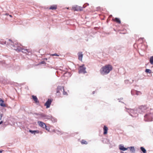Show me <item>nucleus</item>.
<instances>
[{"instance_id": "nucleus-6", "label": "nucleus", "mask_w": 153, "mask_h": 153, "mask_svg": "<svg viewBox=\"0 0 153 153\" xmlns=\"http://www.w3.org/2000/svg\"><path fill=\"white\" fill-rule=\"evenodd\" d=\"M14 49L16 51H22V52L27 53L28 52L27 50V49L25 50L24 49H23L22 48H20L19 47H18V48H14Z\"/></svg>"}, {"instance_id": "nucleus-27", "label": "nucleus", "mask_w": 153, "mask_h": 153, "mask_svg": "<svg viewBox=\"0 0 153 153\" xmlns=\"http://www.w3.org/2000/svg\"><path fill=\"white\" fill-rule=\"evenodd\" d=\"M106 143H110L109 140V139H107L106 140Z\"/></svg>"}, {"instance_id": "nucleus-19", "label": "nucleus", "mask_w": 153, "mask_h": 153, "mask_svg": "<svg viewBox=\"0 0 153 153\" xmlns=\"http://www.w3.org/2000/svg\"><path fill=\"white\" fill-rule=\"evenodd\" d=\"M140 149L141 151H142L143 153H146V150L143 147H140Z\"/></svg>"}, {"instance_id": "nucleus-28", "label": "nucleus", "mask_w": 153, "mask_h": 153, "mask_svg": "<svg viewBox=\"0 0 153 153\" xmlns=\"http://www.w3.org/2000/svg\"><path fill=\"white\" fill-rule=\"evenodd\" d=\"M81 143L82 144H87V142L86 141H84L83 140L82 141Z\"/></svg>"}, {"instance_id": "nucleus-29", "label": "nucleus", "mask_w": 153, "mask_h": 153, "mask_svg": "<svg viewBox=\"0 0 153 153\" xmlns=\"http://www.w3.org/2000/svg\"><path fill=\"white\" fill-rule=\"evenodd\" d=\"M104 132V134H105V126H104L103 127Z\"/></svg>"}, {"instance_id": "nucleus-12", "label": "nucleus", "mask_w": 153, "mask_h": 153, "mask_svg": "<svg viewBox=\"0 0 153 153\" xmlns=\"http://www.w3.org/2000/svg\"><path fill=\"white\" fill-rule=\"evenodd\" d=\"M64 91V89L63 87L62 86H59L57 88V92H60V91Z\"/></svg>"}, {"instance_id": "nucleus-10", "label": "nucleus", "mask_w": 153, "mask_h": 153, "mask_svg": "<svg viewBox=\"0 0 153 153\" xmlns=\"http://www.w3.org/2000/svg\"><path fill=\"white\" fill-rule=\"evenodd\" d=\"M119 149L123 151H125L128 149V147L126 148L124 147V146L122 144H120L119 146Z\"/></svg>"}, {"instance_id": "nucleus-35", "label": "nucleus", "mask_w": 153, "mask_h": 153, "mask_svg": "<svg viewBox=\"0 0 153 153\" xmlns=\"http://www.w3.org/2000/svg\"><path fill=\"white\" fill-rule=\"evenodd\" d=\"M3 123V121H1V122H0V125L2 124Z\"/></svg>"}, {"instance_id": "nucleus-21", "label": "nucleus", "mask_w": 153, "mask_h": 153, "mask_svg": "<svg viewBox=\"0 0 153 153\" xmlns=\"http://www.w3.org/2000/svg\"><path fill=\"white\" fill-rule=\"evenodd\" d=\"M150 62L151 64L153 65V56L150 57Z\"/></svg>"}, {"instance_id": "nucleus-33", "label": "nucleus", "mask_w": 153, "mask_h": 153, "mask_svg": "<svg viewBox=\"0 0 153 153\" xmlns=\"http://www.w3.org/2000/svg\"><path fill=\"white\" fill-rule=\"evenodd\" d=\"M45 128L46 129V130H48V131H49V128H47L46 126V127H45Z\"/></svg>"}, {"instance_id": "nucleus-15", "label": "nucleus", "mask_w": 153, "mask_h": 153, "mask_svg": "<svg viewBox=\"0 0 153 153\" xmlns=\"http://www.w3.org/2000/svg\"><path fill=\"white\" fill-rule=\"evenodd\" d=\"M4 101L1 99H0V105L2 107H5V105L4 103Z\"/></svg>"}, {"instance_id": "nucleus-23", "label": "nucleus", "mask_w": 153, "mask_h": 153, "mask_svg": "<svg viewBox=\"0 0 153 153\" xmlns=\"http://www.w3.org/2000/svg\"><path fill=\"white\" fill-rule=\"evenodd\" d=\"M135 92L136 93V95H141L142 94L141 93L140 91H137Z\"/></svg>"}, {"instance_id": "nucleus-20", "label": "nucleus", "mask_w": 153, "mask_h": 153, "mask_svg": "<svg viewBox=\"0 0 153 153\" xmlns=\"http://www.w3.org/2000/svg\"><path fill=\"white\" fill-rule=\"evenodd\" d=\"M32 97H33V100H34V101L36 102H38V99H37V97L36 96H33Z\"/></svg>"}, {"instance_id": "nucleus-31", "label": "nucleus", "mask_w": 153, "mask_h": 153, "mask_svg": "<svg viewBox=\"0 0 153 153\" xmlns=\"http://www.w3.org/2000/svg\"><path fill=\"white\" fill-rule=\"evenodd\" d=\"M108 128L106 126V134L107 133V131Z\"/></svg>"}, {"instance_id": "nucleus-1", "label": "nucleus", "mask_w": 153, "mask_h": 153, "mask_svg": "<svg viewBox=\"0 0 153 153\" xmlns=\"http://www.w3.org/2000/svg\"><path fill=\"white\" fill-rule=\"evenodd\" d=\"M144 120L145 122H151L153 121V109H150L144 116Z\"/></svg>"}, {"instance_id": "nucleus-36", "label": "nucleus", "mask_w": 153, "mask_h": 153, "mask_svg": "<svg viewBox=\"0 0 153 153\" xmlns=\"http://www.w3.org/2000/svg\"><path fill=\"white\" fill-rule=\"evenodd\" d=\"M41 63H42V64H44L45 62H41Z\"/></svg>"}, {"instance_id": "nucleus-32", "label": "nucleus", "mask_w": 153, "mask_h": 153, "mask_svg": "<svg viewBox=\"0 0 153 153\" xmlns=\"http://www.w3.org/2000/svg\"><path fill=\"white\" fill-rule=\"evenodd\" d=\"M63 92V94L64 95H67V93L66 92H65L64 91H62Z\"/></svg>"}, {"instance_id": "nucleus-18", "label": "nucleus", "mask_w": 153, "mask_h": 153, "mask_svg": "<svg viewBox=\"0 0 153 153\" xmlns=\"http://www.w3.org/2000/svg\"><path fill=\"white\" fill-rule=\"evenodd\" d=\"M137 91L134 90H132L131 91V95H136V93L135 92Z\"/></svg>"}, {"instance_id": "nucleus-5", "label": "nucleus", "mask_w": 153, "mask_h": 153, "mask_svg": "<svg viewBox=\"0 0 153 153\" xmlns=\"http://www.w3.org/2000/svg\"><path fill=\"white\" fill-rule=\"evenodd\" d=\"M84 65L80 66L79 67V73L85 74L86 73L85 71L86 68L84 67Z\"/></svg>"}, {"instance_id": "nucleus-11", "label": "nucleus", "mask_w": 153, "mask_h": 153, "mask_svg": "<svg viewBox=\"0 0 153 153\" xmlns=\"http://www.w3.org/2000/svg\"><path fill=\"white\" fill-rule=\"evenodd\" d=\"M100 72L101 74L102 75H105V67H103L100 70Z\"/></svg>"}, {"instance_id": "nucleus-24", "label": "nucleus", "mask_w": 153, "mask_h": 153, "mask_svg": "<svg viewBox=\"0 0 153 153\" xmlns=\"http://www.w3.org/2000/svg\"><path fill=\"white\" fill-rule=\"evenodd\" d=\"M145 72L147 73H151V71L150 69H146V70Z\"/></svg>"}, {"instance_id": "nucleus-26", "label": "nucleus", "mask_w": 153, "mask_h": 153, "mask_svg": "<svg viewBox=\"0 0 153 153\" xmlns=\"http://www.w3.org/2000/svg\"><path fill=\"white\" fill-rule=\"evenodd\" d=\"M51 56H59V55L56 53H55V54H51Z\"/></svg>"}, {"instance_id": "nucleus-34", "label": "nucleus", "mask_w": 153, "mask_h": 153, "mask_svg": "<svg viewBox=\"0 0 153 153\" xmlns=\"http://www.w3.org/2000/svg\"><path fill=\"white\" fill-rule=\"evenodd\" d=\"M9 41L10 42V43H12V41L10 39H9Z\"/></svg>"}, {"instance_id": "nucleus-39", "label": "nucleus", "mask_w": 153, "mask_h": 153, "mask_svg": "<svg viewBox=\"0 0 153 153\" xmlns=\"http://www.w3.org/2000/svg\"><path fill=\"white\" fill-rule=\"evenodd\" d=\"M2 152V151L0 150V153H1Z\"/></svg>"}, {"instance_id": "nucleus-38", "label": "nucleus", "mask_w": 153, "mask_h": 153, "mask_svg": "<svg viewBox=\"0 0 153 153\" xmlns=\"http://www.w3.org/2000/svg\"><path fill=\"white\" fill-rule=\"evenodd\" d=\"M123 99V98H121L120 99V100H122Z\"/></svg>"}, {"instance_id": "nucleus-13", "label": "nucleus", "mask_w": 153, "mask_h": 153, "mask_svg": "<svg viewBox=\"0 0 153 153\" xmlns=\"http://www.w3.org/2000/svg\"><path fill=\"white\" fill-rule=\"evenodd\" d=\"M128 149H130L131 153H135V150L134 146L128 147Z\"/></svg>"}, {"instance_id": "nucleus-41", "label": "nucleus", "mask_w": 153, "mask_h": 153, "mask_svg": "<svg viewBox=\"0 0 153 153\" xmlns=\"http://www.w3.org/2000/svg\"><path fill=\"white\" fill-rule=\"evenodd\" d=\"M141 39H143V38H141Z\"/></svg>"}, {"instance_id": "nucleus-40", "label": "nucleus", "mask_w": 153, "mask_h": 153, "mask_svg": "<svg viewBox=\"0 0 153 153\" xmlns=\"http://www.w3.org/2000/svg\"><path fill=\"white\" fill-rule=\"evenodd\" d=\"M6 15H8V13H6Z\"/></svg>"}, {"instance_id": "nucleus-7", "label": "nucleus", "mask_w": 153, "mask_h": 153, "mask_svg": "<svg viewBox=\"0 0 153 153\" xmlns=\"http://www.w3.org/2000/svg\"><path fill=\"white\" fill-rule=\"evenodd\" d=\"M78 59L79 60L82 61V58L83 56V54L82 53V52H79L78 53Z\"/></svg>"}, {"instance_id": "nucleus-25", "label": "nucleus", "mask_w": 153, "mask_h": 153, "mask_svg": "<svg viewBox=\"0 0 153 153\" xmlns=\"http://www.w3.org/2000/svg\"><path fill=\"white\" fill-rule=\"evenodd\" d=\"M120 47L119 46H116L115 48V50L116 51L117 50H118L119 48H120Z\"/></svg>"}, {"instance_id": "nucleus-9", "label": "nucleus", "mask_w": 153, "mask_h": 153, "mask_svg": "<svg viewBox=\"0 0 153 153\" xmlns=\"http://www.w3.org/2000/svg\"><path fill=\"white\" fill-rule=\"evenodd\" d=\"M39 125L43 128H45V127H46V125L44 123L41 121H38L37 123Z\"/></svg>"}, {"instance_id": "nucleus-2", "label": "nucleus", "mask_w": 153, "mask_h": 153, "mask_svg": "<svg viewBox=\"0 0 153 153\" xmlns=\"http://www.w3.org/2000/svg\"><path fill=\"white\" fill-rule=\"evenodd\" d=\"M148 110H150L149 109L146 105H142L139 107L137 109V111L138 113L142 114L145 112H147Z\"/></svg>"}, {"instance_id": "nucleus-8", "label": "nucleus", "mask_w": 153, "mask_h": 153, "mask_svg": "<svg viewBox=\"0 0 153 153\" xmlns=\"http://www.w3.org/2000/svg\"><path fill=\"white\" fill-rule=\"evenodd\" d=\"M51 102L52 100L49 99L46 102L45 104V105L46 106L47 108H48L50 107Z\"/></svg>"}, {"instance_id": "nucleus-3", "label": "nucleus", "mask_w": 153, "mask_h": 153, "mask_svg": "<svg viewBox=\"0 0 153 153\" xmlns=\"http://www.w3.org/2000/svg\"><path fill=\"white\" fill-rule=\"evenodd\" d=\"M125 110L127 111L130 115L132 117H136L138 115V114L137 113V111H135L134 109H128L126 108Z\"/></svg>"}, {"instance_id": "nucleus-22", "label": "nucleus", "mask_w": 153, "mask_h": 153, "mask_svg": "<svg viewBox=\"0 0 153 153\" xmlns=\"http://www.w3.org/2000/svg\"><path fill=\"white\" fill-rule=\"evenodd\" d=\"M56 6L55 5H54L51 6V7L50 9L54 10V9H56Z\"/></svg>"}, {"instance_id": "nucleus-16", "label": "nucleus", "mask_w": 153, "mask_h": 153, "mask_svg": "<svg viewBox=\"0 0 153 153\" xmlns=\"http://www.w3.org/2000/svg\"><path fill=\"white\" fill-rule=\"evenodd\" d=\"M29 131L32 134H35L36 133H39V131H33L31 130H29Z\"/></svg>"}, {"instance_id": "nucleus-14", "label": "nucleus", "mask_w": 153, "mask_h": 153, "mask_svg": "<svg viewBox=\"0 0 153 153\" xmlns=\"http://www.w3.org/2000/svg\"><path fill=\"white\" fill-rule=\"evenodd\" d=\"M72 9L74 10H80L81 9L79 7L77 6H74L72 7Z\"/></svg>"}, {"instance_id": "nucleus-37", "label": "nucleus", "mask_w": 153, "mask_h": 153, "mask_svg": "<svg viewBox=\"0 0 153 153\" xmlns=\"http://www.w3.org/2000/svg\"><path fill=\"white\" fill-rule=\"evenodd\" d=\"M9 16H10V17H12V15H9Z\"/></svg>"}, {"instance_id": "nucleus-4", "label": "nucleus", "mask_w": 153, "mask_h": 153, "mask_svg": "<svg viewBox=\"0 0 153 153\" xmlns=\"http://www.w3.org/2000/svg\"><path fill=\"white\" fill-rule=\"evenodd\" d=\"M113 69V67L110 65H106V74H108Z\"/></svg>"}, {"instance_id": "nucleus-17", "label": "nucleus", "mask_w": 153, "mask_h": 153, "mask_svg": "<svg viewBox=\"0 0 153 153\" xmlns=\"http://www.w3.org/2000/svg\"><path fill=\"white\" fill-rule=\"evenodd\" d=\"M114 20L119 24H120L121 23V21L120 19L117 18H115Z\"/></svg>"}, {"instance_id": "nucleus-30", "label": "nucleus", "mask_w": 153, "mask_h": 153, "mask_svg": "<svg viewBox=\"0 0 153 153\" xmlns=\"http://www.w3.org/2000/svg\"><path fill=\"white\" fill-rule=\"evenodd\" d=\"M2 116H3V114H0V120H1Z\"/></svg>"}]
</instances>
